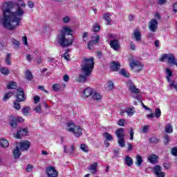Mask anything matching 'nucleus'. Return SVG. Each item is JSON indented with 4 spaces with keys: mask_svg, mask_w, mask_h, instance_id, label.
Returning a JSON list of instances; mask_svg holds the SVG:
<instances>
[{
    "mask_svg": "<svg viewBox=\"0 0 177 177\" xmlns=\"http://www.w3.org/2000/svg\"><path fill=\"white\" fill-rule=\"evenodd\" d=\"M129 66L131 70H133V68H136V71H142V68H143V66H142V64H140V62H139L138 61H131L129 63Z\"/></svg>",
    "mask_w": 177,
    "mask_h": 177,
    "instance_id": "10",
    "label": "nucleus"
},
{
    "mask_svg": "<svg viewBox=\"0 0 177 177\" xmlns=\"http://www.w3.org/2000/svg\"><path fill=\"white\" fill-rule=\"evenodd\" d=\"M83 97H89L91 95H93V90L91 87H88L83 91Z\"/></svg>",
    "mask_w": 177,
    "mask_h": 177,
    "instance_id": "15",
    "label": "nucleus"
},
{
    "mask_svg": "<svg viewBox=\"0 0 177 177\" xmlns=\"http://www.w3.org/2000/svg\"><path fill=\"white\" fill-rule=\"evenodd\" d=\"M173 9H174V12H175V13H176L177 12V2L174 4Z\"/></svg>",
    "mask_w": 177,
    "mask_h": 177,
    "instance_id": "64",
    "label": "nucleus"
},
{
    "mask_svg": "<svg viewBox=\"0 0 177 177\" xmlns=\"http://www.w3.org/2000/svg\"><path fill=\"white\" fill-rule=\"evenodd\" d=\"M75 150V147L74 145H71V150L67 149V146L66 145L64 146V151L66 153L73 154V153H74Z\"/></svg>",
    "mask_w": 177,
    "mask_h": 177,
    "instance_id": "24",
    "label": "nucleus"
},
{
    "mask_svg": "<svg viewBox=\"0 0 177 177\" xmlns=\"http://www.w3.org/2000/svg\"><path fill=\"white\" fill-rule=\"evenodd\" d=\"M93 67H95V62L93 57L84 58L82 64V73H83L84 75H79L76 81L80 83L86 82L88 77L92 74Z\"/></svg>",
    "mask_w": 177,
    "mask_h": 177,
    "instance_id": "2",
    "label": "nucleus"
},
{
    "mask_svg": "<svg viewBox=\"0 0 177 177\" xmlns=\"http://www.w3.org/2000/svg\"><path fill=\"white\" fill-rule=\"evenodd\" d=\"M68 52H70V49L66 50L63 55V57H64L65 60H70V55H68Z\"/></svg>",
    "mask_w": 177,
    "mask_h": 177,
    "instance_id": "51",
    "label": "nucleus"
},
{
    "mask_svg": "<svg viewBox=\"0 0 177 177\" xmlns=\"http://www.w3.org/2000/svg\"><path fill=\"white\" fill-rule=\"evenodd\" d=\"M73 30L68 27H64L60 32L57 35L56 41L62 48H67L70 45H73L74 38L71 35Z\"/></svg>",
    "mask_w": 177,
    "mask_h": 177,
    "instance_id": "3",
    "label": "nucleus"
},
{
    "mask_svg": "<svg viewBox=\"0 0 177 177\" xmlns=\"http://www.w3.org/2000/svg\"><path fill=\"white\" fill-rule=\"evenodd\" d=\"M0 145L4 148L8 147V146H9V142H8L6 139L2 138L0 140Z\"/></svg>",
    "mask_w": 177,
    "mask_h": 177,
    "instance_id": "32",
    "label": "nucleus"
},
{
    "mask_svg": "<svg viewBox=\"0 0 177 177\" xmlns=\"http://www.w3.org/2000/svg\"><path fill=\"white\" fill-rule=\"evenodd\" d=\"M32 168H34V167L32 166V165H28L26 166V171L27 172H30V171L32 169Z\"/></svg>",
    "mask_w": 177,
    "mask_h": 177,
    "instance_id": "59",
    "label": "nucleus"
},
{
    "mask_svg": "<svg viewBox=\"0 0 177 177\" xmlns=\"http://www.w3.org/2000/svg\"><path fill=\"white\" fill-rule=\"evenodd\" d=\"M102 136L106 139V140H109V141L113 140V136H111V134L109 133L108 132L104 133Z\"/></svg>",
    "mask_w": 177,
    "mask_h": 177,
    "instance_id": "35",
    "label": "nucleus"
},
{
    "mask_svg": "<svg viewBox=\"0 0 177 177\" xmlns=\"http://www.w3.org/2000/svg\"><path fill=\"white\" fill-rule=\"evenodd\" d=\"M47 174L48 177H57L58 173L55 167H49L47 168Z\"/></svg>",
    "mask_w": 177,
    "mask_h": 177,
    "instance_id": "12",
    "label": "nucleus"
},
{
    "mask_svg": "<svg viewBox=\"0 0 177 177\" xmlns=\"http://www.w3.org/2000/svg\"><path fill=\"white\" fill-rule=\"evenodd\" d=\"M62 21L64 24H68V23H70L71 21V18L68 16H66L64 18H62Z\"/></svg>",
    "mask_w": 177,
    "mask_h": 177,
    "instance_id": "45",
    "label": "nucleus"
},
{
    "mask_svg": "<svg viewBox=\"0 0 177 177\" xmlns=\"http://www.w3.org/2000/svg\"><path fill=\"white\" fill-rule=\"evenodd\" d=\"M103 19L106 21V24L109 26L111 23V15L109 13H105L102 16Z\"/></svg>",
    "mask_w": 177,
    "mask_h": 177,
    "instance_id": "23",
    "label": "nucleus"
},
{
    "mask_svg": "<svg viewBox=\"0 0 177 177\" xmlns=\"http://www.w3.org/2000/svg\"><path fill=\"white\" fill-rule=\"evenodd\" d=\"M118 143L120 147H125V140L124 138H118Z\"/></svg>",
    "mask_w": 177,
    "mask_h": 177,
    "instance_id": "37",
    "label": "nucleus"
},
{
    "mask_svg": "<svg viewBox=\"0 0 177 177\" xmlns=\"http://www.w3.org/2000/svg\"><path fill=\"white\" fill-rule=\"evenodd\" d=\"M12 96H13L12 92H8L6 93L3 97V102H6L7 100H9V99H10Z\"/></svg>",
    "mask_w": 177,
    "mask_h": 177,
    "instance_id": "31",
    "label": "nucleus"
},
{
    "mask_svg": "<svg viewBox=\"0 0 177 177\" xmlns=\"http://www.w3.org/2000/svg\"><path fill=\"white\" fill-rule=\"evenodd\" d=\"M95 44L93 40H91L88 44V48L90 49V50H92L93 49V44Z\"/></svg>",
    "mask_w": 177,
    "mask_h": 177,
    "instance_id": "54",
    "label": "nucleus"
},
{
    "mask_svg": "<svg viewBox=\"0 0 177 177\" xmlns=\"http://www.w3.org/2000/svg\"><path fill=\"white\" fill-rule=\"evenodd\" d=\"M163 167L165 168V169H169V168H171V164L163 163Z\"/></svg>",
    "mask_w": 177,
    "mask_h": 177,
    "instance_id": "62",
    "label": "nucleus"
},
{
    "mask_svg": "<svg viewBox=\"0 0 177 177\" xmlns=\"http://www.w3.org/2000/svg\"><path fill=\"white\" fill-rule=\"evenodd\" d=\"M171 156H174V157H177V146L171 149Z\"/></svg>",
    "mask_w": 177,
    "mask_h": 177,
    "instance_id": "47",
    "label": "nucleus"
},
{
    "mask_svg": "<svg viewBox=\"0 0 177 177\" xmlns=\"http://www.w3.org/2000/svg\"><path fill=\"white\" fill-rule=\"evenodd\" d=\"M17 102H25L26 100V95L24 94V90L21 88H17Z\"/></svg>",
    "mask_w": 177,
    "mask_h": 177,
    "instance_id": "7",
    "label": "nucleus"
},
{
    "mask_svg": "<svg viewBox=\"0 0 177 177\" xmlns=\"http://www.w3.org/2000/svg\"><path fill=\"white\" fill-rule=\"evenodd\" d=\"M149 140V142L151 143V145H157L160 143V139L157 138V137L156 136L150 137Z\"/></svg>",
    "mask_w": 177,
    "mask_h": 177,
    "instance_id": "28",
    "label": "nucleus"
},
{
    "mask_svg": "<svg viewBox=\"0 0 177 177\" xmlns=\"http://www.w3.org/2000/svg\"><path fill=\"white\" fill-rule=\"evenodd\" d=\"M124 161V164H126L127 167H132V165H133V159L129 156L125 157Z\"/></svg>",
    "mask_w": 177,
    "mask_h": 177,
    "instance_id": "21",
    "label": "nucleus"
},
{
    "mask_svg": "<svg viewBox=\"0 0 177 177\" xmlns=\"http://www.w3.org/2000/svg\"><path fill=\"white\" fill-rule=\"evenodd\" d=\"M119 68H121L120 62H113L111 63V69L112 71H118Z\"/></svg>",
    "mask_w": 177,
    "mask_h": 177,
    "instance_id": "16",
    "label": "nucleus"
},
{
    "mask_svg": "<svg viewBox=\"0 0 177 177\" xmlns=\"http://www.w3.org/2000/svg\"><path fill=\"white\" fill-rule=\"evenodd\" d=\"M82 38H83V41H84V42H86V40L88 39L87 38H88V32H84V33H83V37H82Z\"/></svg>",
    "mask_w": 177,
    "mask_h": 177,
    "instance_id": "58",
    "label": "nucleus"
},
{
    "mask_svg": "<svg viewBox=\"0 0 177 177\" xmlns=\"http://www.w3.org/2000/svg\"><path fill=\"white\" fill-rule=\"evenodd\" d=\"M143 164V158L141 156H136V165L138 167H141Z\"/></svg>",
    "mask_w": 177,
    "mask_h": 177,
    "instance_id": "22",
    "label": "nucleus"
},
{
    "mask_svg": "<svg viewBox=\"0 0 177 177\" xmlns=\"http://www.w3.org/2000/svg\"><path fill=\"white\" fill-rule=\"evenodd\" d=\"M20 156H21V152H20V149H19V147L17 146L12 152V157L17 160V158H20Z\"/></svg>",
    "mask_w": 177,
    "mask_h": 177,
    "instance_id": "18",
    "label": "nucleus"
},
{
    "mask_svg": "<svg viewBox=\"0 0 177 177\" xmlns=\"http://www.w3.org/2000/svg\"><path fill=\"white\" fill-rule=\"evenodd\" d=\"M108 86L109 88V91L113 90V88H114V83H113V82H111V81H109Z\"/></svg>",
    "mask_w": 177,
    "mask_h": 177,
    "instance_id": "57",
    "label": "nucleus"
},
{
    "mask_svg": "<svg viewBox=\"0 0 177 177\" xmlns=\"http://www.w3.org/2000/svg\"><path fill=\"white\" fill-rule=\"evenodd\" d=\"M166 78L168 81V82H172V80H171V77L172 76V71L170 70L169 68L166 69Z\"/></svg>",
    "mask_w": 177,
    "mask_h": 177,
    "instance_id": "29",
    "label": "nucleus"
},
{
    "mask_svg": "<svg viewBox=\"0 0 177 177\" xmlns=\"http://www.w3.org/2000/svg\"><path fill=\"white\" fill-rule=\"evenodd\" d=\"M127 86L132 93H139V92H140V90L137 88L136 86L133 85V83L131 80L129 81Z\"/></svg>",
    "mask_w": 177,
    "mask_h": 177,
    "instance_id": "13",
    "label": "nucleus"
},
{
    "mask_svg": "<svg viewBox=\"0 0 177 177\" xmlns=\"http://www.w3.org/2000/svg\"><path fill=\"white\" fill-rule=\"evenodd\" d=\"M169 136H168V134H166L165 136H164V145L165 146H167V145H168V143H169Z\"/></svg>",
    "mask_w": 177,
    "mask_h": 177,
    "instance_id": "48",
    "label": "nucleus"
},
{
    "mask_svg": "<svg viewBox=\"0 0 177 177\" xmlns=\"http://www.w3.org/2000/svg\"><path fill=\"white\" fill-rule=\"evenodd\" d=\"M109 45L113 50H118V49L120 48V41H118V39H117V36H115L113 34H109Z\"/></svg>",
    "mask_w": 177,
    "mask_h": 177,
    "instance_id": "5",
    "label": "nucleus"
},
{
    "mask_svg": "<svg viewBox=\"0 0 177 177\" xmlns=\"http://www.w3.org/2000/svg\"><path fill=\"white\" fill-rule=\"evenodd\" d=\"M147 160L151 164L156 165L158 162V155L151 154L148 157Z\"/></svg>",
    "mask_w": 177,
    "mask_h": 177,
    "instance_id": "14",
    "label": "nucleus"
},
{
    "mask_svg": "<svg viewBox=\"0 0 177 177\" xmlns=\"http://www.w3.org/2000/svg\"><path fill=\"white\" fill-rule=\"evenodd\" d=\"M125 113L129 116H132L133 114H135V108H127L125 109Z\"/></svg>",
    "mask_w": 177,
    "mask_h": 177,
    "instance_id": "30",
    "label": "nucleus"
},
{
    "mask_svg": "<svg viewBox=\"0 0 177 177\" xmlns=\"http://www.w3.org/2000/svg\"><path fill=\"white\" fill-rule=\"evenodd\" d=\"M53 89L55 92H57L60 89V85L59 84H55L53 85Z\"/></svg>",
    "mask_w": 177,
    "mask_h": 177,
    "instance_id": "53",
    "label": "nucleus"
},
{
    "mask_svg": "<svg viewBox=\"0 0 177 177\" xmlns=\"http://www.w3.org/2000/svg\"><path fill=\"white\" fill-rule=\"evenodd\" d=\"M17 86L16 85V82H11L10 84H8L7 88L8 89H15Z\"/></svg>",
    "mask_w": 177,
    "mask_h": 177,
    "instance_id": "44",
    "label": "nucleus"
},
{
    "mask_svg": "<svg viewBox=\"0 0 177 177\" xmlns=\"http://www.w3.org/2000/svg\"><path fill=\"white\" fill-rule=\"evenodd\" d=\"M33 100L35 104H38V103H39V100H41V98L39 97V96L36 95L34 97Z\"/></svg>",
    "mask_w": 177,
    "mask_h": 177,
    "instance_id": "55",
    "label": "nucleus"
},
{
    "mask_svg": "<svg viewBox=\"0 0 177 177\" xmlns=\"http://www.w3.org/2000/svg\"><path fill=\"white\" fill-rule=\"evenodd\" d=\"M28 133V129L19 128L17 130V134L15 135V138H16L17 139H21V138H23V136H27Z\"/></svg>",
    "mask_w": 177,
    "mask_h": 177,
    "instance_id": "8",
    "label": "nucleus"
},
{
    "mask_svg": "<svg viewBox=\"0 0 177 177\" xmlns=\"http://www.w3.org/2000/svg\"><path fill=\"white\" fill-rule=\"evenodd\" d=\"M161 171H162V167L160 165H156L153 167V174H155V175L160 174Z\"/></svg>",
    "mask_w": 177,
    "mask_h": 177,
    "instance_id": "33",
    "label": "nucleus"
},
{
    "mask_svg": "<svg viewBox=\"0 0 177 177\" xmlns=\"http://www.w3.org/2000/svg\"><path fill=\"white\" fill-rule=\"evenodd\" d=\"M158 28V21H157V19H151L149 22V29L152 32H156L157 31V29Z\"/></svg>",
    "mask_w": 177,
    "mask_h": 177,
    "instance_id": "9",
    "label": "nucleus"
},
{
    "mask_svg": "<svg viewBox=\"0 0 177 177\" xmlns=\"http://www.w3.org/2000/svg\"><path fill=\"white\" fill-rule=\"evenodd\" d=\"M164 60H167L169 64H174L176 61L175 57L172 54H164L160 59V62H164Z\"/></svg>",
    "mask_w": 177,
    "mask_h": 177,
    "instance_id": "6",
    "label": "nucleus"
},
{
    "mask_svg": "<svg viewBox=\"0 0 177 177\" xmlns=\"http://www.w3.org/2000/svg\"><path fill=\"white\" fill-rule=\"evenodd\" d=\"M12 43L15 45V48H19L20 46V41L16 39H12Z\"/></svg>",
    "mask_w": 177,
    "mask_h": 177,
    "instance_id": "52",
    "label": "nucleus"
},
{
    "mask_svg": "<svg viewBox=\"0 0 177 177\" xmlns=\"http://www.w3.org/2000/svg\"><path fill=\"white\" fill-rule=\"evenodd\" d=\"M32 59H34V57L32 55L30 54L26 55V60H28V62H31Z\"/></svg>",
    "mask_w": 177,
    "mask_h": 177,
    "instance_id": "61",
    "label": "nucleus"
},
{
    "mask_svg": "<svg viewBox=\"0 0 177 177\" xmlns=\"http://www.w3.org/2000/svg\"><path fill=\"white\" fill-rule=\"evenodd\" d=\"M120 74H121L122 75H123V77H125L126 78H129V73H127V71H125V69L124 68L120 70Z\"/></svg>",
    "mask_w": 177,
    "mask_h": 177,
    "instance_id": "43",
    "label": "nucleus"
},
{
    "mask_svg": "<svg viewBox=\"0 0 177 177\" xmlns=\"http://www.w3.org/2000/svg\"><path fill=\"white\" fill-rule=\"evenodd\" d=\"M28 6L30 9H32V8H34V2H32V1H28Z\"/></svg>",
    "mask_w": 177,
    "mask_h": 177,
    "instance_id": "60",
    "label": "nucleus"
},
{
    "mask_svg": "<svg viewBox=\"0 0 177 177\" xmlns=\"http://www.w3.org/2000/svg\"><path fill=\"white\" fill-rule=\"evenodd\" d=\"M80 149L82 150V151H84V153H88V146L85 144H82L80 145Z\"/></svg>",
    "mask_w": 177,
    "mask_h": 177,
    "instance_id": "49",
    "label": "nucleus"
},
{
    "mask_svg": "<svg viewBox=\"0 0 177 177\" xmlns=\"http://www.w3.org/2000/svg\"><path fill=\"white\" fill-rule=\"evenodd\" d=\"M20 102L17 101V100H16L14 102V104H13V107L14 109H15L16 110H20L21 109V106H20Z\"/></svg>",
    "mask_w": 177,
    "mask_h": 177,
    "instance_id": "40",
    "label": "nucleus"
},
{
    "mask_svg": "<svg viewBox=\"0 0 177 177\" xmlns=\"http://www.w3.org/2000/svg\"><path fill=\"white\" fill-rule=\"evenodd\" d=\"M30 106H25L22 109V113L24 114V115H28L30 113Z\"/></svg>",
    "mask_w": 177,
    "mask_h": 177,
    "instance_id": "38",
    "label": "nucleus"
},
{
    "mask_svg": "<svg viewBox=\"0 0 177 177\" xmlns=\"http://www.w3.org/2000/svg\"><path fill=\"white\" fill-rule=\"evenodd\" d=\"M25 78L28 81H31V79L32 78V73L30 71H27L25 73Z\"/></svg>",
    "mask_w": 177,
    "mask_h": 177,
    "instance_id": "36",
    "label": "nucleus"
},
{
    "mask_svg": "<svg viewBox=\"0 0 177 177\" xmlns=\"http://www.w3.org/2000/svg\"><path fill=\"white\" fill-rule=\"evenodd\" d=\"M66 130L68 132H72V133H74L75 136H82V129L79 126L74 125V123L73 122H68L67 125Z\"/></svg>",
    "mask_w": 177,
    "mask_h": 177,
    "instance_id": "4",
    "label": "nucleus"
},
{
    "mask_svg": "<svg viewBox=\"0 0 177 177\" xmlns=\"http://www.w3.org/2000/svg\"><path fill=\"white\" fill-rule=\"evenodd\" d=\"M155 117L156 118L161 117V109H160V108H158L155 110Z\"/></svg>",
    "mask_w": 177,
    "mask_h": 177,
    "instance_id": "46",
    "label": "nucleus"
},
{
    "mask_svg": "<svg viewBox=\"0 0 177 177\" xmlns=\"http://www.w3.org/2000/svg\"><path fill=\"white\" fill-rule=\"evenodd\" d=\"M12 3H7L6 9L3 10V17L0 15V26L2 24L4 28L10 31H13L21 26V20L24 15V10L20 8V6H18L16 12H12Z\"/></svg>",
    "mask_w": 177,
    "mask_h": 177,
    "instance_id": "1",
    "label": "nucleus"
},
{
    "mask_svg": "<svg viewBox=\"0 0 177 177\" xmlns=\"http://www.w3.org/2000/svg\"><path fill=\"white\" fill-rule=\"evenodd\" d=\"M141 131L142 133H147L149 132V126L145 125L142 127Z\"/></svg>",
    "mask_w": 177,
    "mask_h": 177,
    "instance_id": "50",
    "label": "nucleus"
},
{
    "mask_svg": "<svg viewBox=\"0 0 177 177\" xmlns=\"http://www.w3.org/2000/svg\"><path fill=\"white\" fill-rule=\"evenodd\" d=\"M124 124H125V120L124 119H120L118 122V124L120 125V127H124Z\"/></svg>",
    "mask_w": 177,
    "mask_h": 177,
    "instance_id": "56",
    "label": "nucleus"
},
{
    "mask_svg": "<svg viewBox=\"0 0 177 177\" xmlns=\"http://www.w3.org/2000/svg\"><path fill=\"white\" fill-rule=\"evenodd\" d=\"M93 32H98V31H100V25L99 24H95L93 26Z\"/></svg>",
    "mask_w": 177,
    "mask_h": 177,
    "instance_id": "39",
    "label": "nucleus"
},
{
    "mask_svg": "<svg viewBox=\"0 0 177 177\" xmlns=\"http://www.w3.org/2000/svg\"><path fill=\"white\" fill-rule=\"evenodd\" d=\"M33 111H35L37 114H41L42 113V107H41V104H37V106L33 108Z\"/></svg>",
    "mask_w": 177,
    "mask_h": 177,
    "instance_id": "34",
    "label": "nucleus"
},
{
    "mask_svg": "<svg viewBox=\"0 0 177 177\" xmlns=\"http://www.w3.org/2000/svg\"><path fill=\"white\" fill-rule=\"evenodd\" d=\"M157 177H165V173L160 171L156 174Z\"/></svg>",
    "mask_w": 177,
    "mask_h": 177,
    "instance_id": "63",
    "label": "nucleus"
},
{
    "mask_svg": "<svg viewBox=\"0 0 177 177\" xmlns=\"http://www.w3.org/2000/svg\"><path fill=\"white\" fill-rule=\"evenodd\" d=\"M31 144L29 141L25 140L24 142H20L19 147L21 151H27L30 149Z\"/></svg>",
    "mask_w": 177,
    "mask_h": 177,
    "instance_id": "11",
    "label": "nucleus"
},
{
    "mask_svg": "<svg viewBox=\"0 0 177 177\" xmlns=\"http://www.w3.org/2000/svg\"><path fill=\"white\" fill-rule=\"evenodd\" d=\"M0 72L3 75H9L10 73V71H9L8 67H0Z\"/></svg>",
    "mask_w": 177,
    "mask_h": 177,
    "instance_id": "26",
    "label": "nucleus"
},
{
    "mask_svg": "<svg viewBox=\"0 0 177 177\" xmlns=\"http://www.w3.org/2000/svg\"><path fill=\"white\" fill-rule=\"evenodd\" d=\"M88 171H91V174H95L97 171V162L92 163L88 168Z\"/></svg>",
    "mask_w": 177,
    "mask_h": 177,
    "instance_id": "19",
    "label": "nucleus"
},
{
    "mask_svg": "<svg viewBox=\"0 0 177 177\" xmlns=\"http://www.w3.org/2000/svg\"><path fill=\"white\" fill-rule=\"evenodd\" d=\"M10 125L12 128H16L17 127V118L10 117Z\"/></svg>",
    "mask_w": 177,
    "mask_h": 177,
    "instance_id": "20",
    "label": "nucleus"
},
{
    "mask_svg": "<svg viewBox=\"0 0 177 177\" xmlns=\"http://www.w3.org/2000/svg\"><path fill=\"white\" fill-rule=\"evenodd\" d=\"M165 131L166 133H172L174 132V128L172 127V125L169 123L166 125Z\"/></svg>",
    "mask_w": 177,
    "mask_h": 177,
    "instance_id": "27",
    "label": "nucleus"
},
{
    "mask_svg": "<svg viewBox=\"0 0 177 177\" xmlns=\"http://www.w3.org/2000/svg\"><path fill=\"white\" fill-rule=\"evenodd\" d=\"M133 35H134V38H135L136 41H137V42H138V41H140L142 39V34H140V31H139V30L134 31Z\"/></svg>",
    "mask_w": 177,
    "mask_h": 177,
    "instance_id": "25",
    "label": "nucleus"
},
{
    "mask_svg": "<svg viewBox=\"0 0 177 177\" xmlns=\"http://www.w3.org/2000/svg\"><path fill=\"white\" fill-rule=\"evenodd\" d=\"M115 133L118 139H121L125 138V134L124 133V129L120 128L115 131Z\"/></svg>",
    "mask_w": 177,
    "mask_h": 177,
    "instance_id": "17",
    "label": "nucleus"
},
{
    "mask_svg": "<svg viewBox=\"0 0 177 177\" xmlns=\"http://www.w3.org/2000/svg\"><path fill=\"white\" fill-rule=\"evenodd\" d=\"M11 55V53H8L6 57V63L8 64V66H10L12 64V62H10V59H12L10 57Z\"/></svg>",
    "mask_w": 177,
    "mask_h": 177,
    "instance_id": "41",
    "label": "nucleus"
},
{
    "mask_svg": "<svg viewBox=\"0 0 177 177\" xmlns=\"http://www.w3.org/2000/svg\"><path fill=\"white\" fill-rule=\"evenodd\" d=\"M92 97L94 100H100L102 99V95L99 93H95Z\"/></svg>",
    "mask_w": 177,
    "mask_h": 177,
    "instance_id": "42",
    "label": "nucleus"
}]
</instances>
